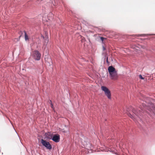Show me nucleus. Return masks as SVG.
Instances as JSON below:
<instances>
[{
    "instance_id": "nucleus-5",
    "label": "nucleus",
    "mask_w": 155,
    "mask_h": 155,
    "mask_svg": "<svg viewBox=\"0 0 155 155\" xmlns=\"http://www.w3.org/2000/svg\"><path fill=\"white\" fill-rule=\"evenodd\" d=\"M60 135L59 134H54L52 136V140L55 142H58L60 141Z\"/></svg>"
},
{
    "instance_id": "nucleus-9",
    "label": "nucleus",
    "mask_w": 155,
    "mask_h": 155,
    "mask_svg": "<svg viewBox=\"0 0 155 155\" xmlns=\"http://www.w3.org/2000/svg\"><path fill=\"white\" fill-rule=\"evenodd\" d=\"M25 33V39L26 41L28 40L29 39L28 37V35H27L26 32L25 31H24Z\"/></svg>"
},
{
    "instance_id": "nucleus-10",
    "label": "nucleus",
    "mask_w": 155,
    "mask_h": 155,
    "mask_svg": "<svg viewBox=\"0 0 155 155\" xmlns=\"http://www.w3.org/2000/svg\"><path fill=\"white\" fill-rule=\"evenodd\" d=\"M132 111L137 116H138V113L137 111H136V110L134 109L132 110Z\"/></svg>"
},
{
    "instance_id": "nucleus-15",
    "label": "nucleus",
    "mask_w": 155,
    "mask_h": 155,
    "mask_svg": "<svg viewBox=\"0 0 155 155\" xmlns=\"http://www.w3.org/2000/svg\"><path fill=\"white\" fill-rule=\"evenodd\" d=\"M144 35H144V34H141V35H138V36H144Z\"/></svg>"
},
{
    "instance_id": "nucleus-17",
    "label": "nucleus",
    "mask_w": 155,
    "mask_h": 155,
    "mask_svg": "<svg viewBox=\"0 0 155 155\" xmlns=\"http://www.w3.org/2000/svg\"><path fill=\"white\" fill-rule=\"evenodd\" d=\"M21 37V35H20V36H19V38H20V37Z\"/></svg>"
},
{
    "instance_id": "nucleus-11",
    "label": "nucleus",
    "mask_w": 155,
    "mask_h": 155,
    "mask_svg": "<svg viewBox=\"0 0 155 155\" xmlns=\"http://www.w3.org/2000/svg\"><path fill=\"white\" fill-rule=\"evenodd\" d=\"M128 116L130 117L131 118H132V119H133V120H134V117L131 114H128Z\"/></svg>"
},
{
    "instance_id": "nucleus-2",
    "label": "nucleus",
    "mask_w": 155,
    "mask_h": 155,
    "mask_svg": "<svg viewBox=\"0 0 155 155\" xmlns=\"http://www.w3.org/2000/svg\"><path fill=\"white\" fill-rule=\"evenodd\" d=\"M101 89L104 92L105 94L108 98L110 99H111V94L109 89L107 87L104 86H102Z\"/></svg>"
},
{
    "instance_id": "nucleus-1",
    "label": "nucleus",
    "mask_w": 155,
    "mask_h": 155,
    "mask_svg": "<svg viewBox=\"0 0 155 155\" xmlns=\"http://www.w3.org/2000/svg\"><path fill=\"white\" fill-rule=\"evenodd\" d=\"M31 56L36 60H39L41 59V54L37 50L33 51L31 54Z\"/></svg>"
},
{
    "instance_id": "nucleus-13",
    "label": "nucleus",
    "mask_w": 155,
    "mask_h": 155,
    "mask_svg": "<svg viewBox=\"0 0 155 155\" xmlns=\"http://www.w3.org/2000/svg\"><path fill=\"white\" fill-rule=\"evenodd\" d=\"M100 39H101V41H104V38L103 37H101Z\"/></svg>"
},
{
    "instance_id": "nucleus-3",
    "label": "nucleus",
    "mask_w": 155,
    "mask_h": 155,
    "mask_svg": "<svg viewBox=\"0 0 155 155\" xmlns=\"http://www.w3.org/2000/svg\"><path fill=\"white\" fill-rule=\"evenodd\" d=\"M41 141L42 145L45 146L47 149L51 150L52 149V146L48 142L43 139H41Z\"/></svg>"
},
{
    "instance_id": "nucleus-12",
    "label": "nucleus",
    "mask_w": 155,
    "mask_h": 155,
    "mask_svg": "<svg viewBox=\"0 0 155 155\" xmlns=\"http://www.w3.org/2000/svg\"><path fill=\"white\" fill-rule=\"evenodd\" d=\"M139 77L141 79H144V78L142 77V75H139Z\"/></svg>"
},
{
    "instance_id": "nucleus-8",
    "label": "nucleus",
    "mask_w": 155,
    "mask_h": 155,
    "mask_svg": "<svg viewBox=\"0 0 155 155\" xmlns=\"http://www.w3.org/2000/svg\"><path fill=\"white\" fill-rule=\"evenodd\" d=\"M142 105L143 107L142 108V107H140V108L142 110H144V108H145V109L147 108V109H149L148 107H147L146 105H144L143 103Z\"/></svg>"
},
{
    "instance_id": "nucleus-4",
    "label": "nucleus",
    "mask_w": 155,
    "mask_h": 155,
    "mask_svg": "<svg viewBox=\"0 0 155 155\" xmlns=\"http://www.w3.org/2000/svg\"><path fill=\"white\" fill-rule=\"evenodd\" d=\"M111 78V79H112L114 80H115L117 79L118 77V76L117 75V72L116 71H115L114 72L111 73V74H110Z\"/></svg>"
},
{
    "instance_id": "nucleus-7",
    "label": "nucleus",
    "mask_w": 155,
    "mask_h": 155,
    "mask_svg": "<svg viewBox=\"0 0 155 155\" xmlns=\"http://www.w3.org/2000/svg\"><path fill=\"white\" fill-rule=\"evenodd\" d=\"M108 70L109 74H110L111 73L116 71L115 68L112 66L109 67L108 68Z\"/></svg>"
},
{
    "instance_id": "nucleus-14",
    "label": "nucleus",
    "mask_w": 155,
    "mask_h": 155,
    "mask_svg": "<svg viewBox=\"0 0 155 155\" xmlns=\"http://www.w3.org/2000/svg\"><path fill=\"white\" fill-rule=\"evenodd\" d=\"M51 101V108H53V104H52V102H51V101Z\"/></svg>"
},
{
    "instance_id": "nucleus-6",
    "label": "nucleus",
    "mask_w": 155,
    "mask_h": 155,
    "mask_svg": "<svg viewBox=\"0 0 155 155\" xmlns=\"http://www.w3.org/2000/svg\"><path fill=\"white\" fill-rule=\"evenodd\" d=\"M53 134H51L50 133L48 132L45 134V137L48 139L50 140L52 139Z\"/></svg>"
},
{
    "instance_id": "nucleus-16",
    "label": "nucleus",
    "mask_w": 155,
    "mask_h": 155,
    "mask_svg": "<svg viewBox=\"0 0 155 155\" xmlns=\"http://www.w3.org/2000/svg\"><path fill=\"white\" fill-rule=\"evenodd\" d=\"M103 50H105V48L104 47V46L103 47Z\"/></svg>"
}]
</instances>
